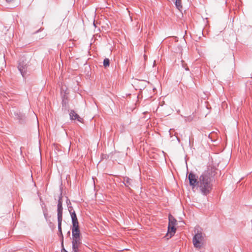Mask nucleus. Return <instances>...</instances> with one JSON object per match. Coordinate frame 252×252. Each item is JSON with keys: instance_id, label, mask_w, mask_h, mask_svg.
Returning a JSON list of instances; mask_svg holds the SVG:
<instances>
[{"instance_id": "obj_1", "label": "nucleus", "mask_w": 252, "mask_h": 252, "mask_svg": "<svg viewBox=\"0 0 252 252\" xmlns=\"http://www.w3.org/2000/svg\"><path fill=\"white\" fill-rule=\"evenodd\" d=\"M216 170L214 167L209 166L199 177L197 187L203 195L207 196L211 191L213 189L212 183L217 174Z\"/></svg>"}, {"instance_id": "obj_2", "label": "nucleus", "mask_w": 252, "mask_h": 252, "mask_svg": "<svg viewBox=\"0 0 252 252\" xmlns=\"http://www.w3.org/2000/svg\"><path fill=\"white\" fill-rule=\"evenodd\" d=\"M28 67V62L26 60L21 59L19 61L18 68L23 77H25L27 75Z\"/></svg>"}, {"instance_id": "obj_3", "label": "nucleus", "mask_w": 252, "mask_h": 252, "mask_svg": "<svg viewBox=\"0 0 252 252\" xmlns=\"http://www.w3.org/2000/svg\"><path fill=\"white\" fill-rule=\"evenodd\" d=\"M121 182L123 183V185H121V187H123L124 185L127 191L130 192L132 191L131 188L133 187L135 183V181L133 179L126 176L123 177V180Z\"/></svg>"}, {"instance_id": "obj_4", "label": "nucleus", "mask_w": 252, "mask_h": 252, "mask_svg": "<svg viewBox=\"0 0 252 252\" xmlns=\"http://www.w3.org/2000/svg\"><path fill=\"white\" fill-rule=\"evenodd\" d=\"M198 177L192 172H190L188 175V179L189 180V184L193 188L198 186Z\"/></svg>"}, {"instance_id": "obj_5", "label": "nucleus", "mask_w": 252, "mask_h": 252, "mask_svg": "<svg viewBox=\"0 0 252 252\" xmlns=\"http://www.w3.org/2000/svg\"><path fill=\"white\" fill-rule=\"evenodd\" d=\"M62 194L61 193L60 196L59 197V199L57 205V216L58 220L62 219L63 220V201H62Z\"/></svg>"}, {"instance_id": "obj_6", "label": "nucleus", "mask_w": 252, "mask_h": 252, "mask_svg": "<svg viewBox=\"0 0 252 252\" xmlns=\"http://www.w3.org/2000/svg\"><path fill=\"white\" fill-rule=\"evenodd\" d=\"M13 114L14 118L18 120L20 124H24L25 123L26 118L25 114L19 110H16L14 111Z\"/></svg>"}, {"instance_id": "obj_7", "label": "nucleus", "mask_w": 252, "mask_h": 252, "mask_svg": "<svg viewBox=\"0 0 252 252\" xmlns=\"http://www.w3.org/2000/svg\"><path fill=\"white\" fill-rule=\"evenodd\" d=\"M202 240V234L201 232H199L198 231L195 235L193 236V243L194 247L199 248L201 247L200 242Z\"/></svg>"}, {"instance_id": "obj_8", "label": "nucleus", "mask_w": 252, "mask_h": 252, "mask_svg": "<svg viewBox=\"0 0 252 252\" xmlns=\"http://www.w3.org/2000/svg\"><path fill=\"white\" fill-rule=\"evenodd\" d=\"M204 32H185V34L183 37L186 35L188 36V34L190 36V37L195 41H197L200 39L201 36H204Z\"/></svg>"}, {"instance_id": "obj_9", "label": "nucleus", "mask_w": 252, "mask_h": 252, "mask_svg": "<svg viewBox=\"0 0 252 252\" xmlns=\"http://www.w3.org/2000/svg\"><path fill=\"white\" fill-rule=\"evenodd\" d=\"M62 219L58 220V236L61 239L62 247H63V236L62 230Z\"/></svg>"}, {"instance_id": "obj_10", "label": "nucleus", "mask_w": 252, "mask_h": 252, "mask_svg": "<svg viewBox=\"0 0 252 252\" xmlns=\"http://www.w3.org/2000/svg\"><path fill=\"white\" fill-rule=\"evenodd\" d=\"M72 239L81 238L79 226L72 227Z\"/></svg>"}, {"instance_id": "obj_11", "label": "nucleus", "mask_w": 252, "mask_h": 252, "mask_svg": "<svg viewBox=\"0 0 252 252\" xmlns=\"http://www.w3.org/2000/svg\"><path fill=\"white\" fill-rule=\"evenodd\" d=\"M71 218L72 227L79 226L78 219L74 211L71 213L70 215Z\"/></svg>"}, {"instance_id": "obj_12", "label": "nucleus", "mask_w": 252, "mask_h": 252, "mask_svg": "<svg viewBox=\"0 0 252 252\" xmlns=\"http://www.w3.org/2000/svg\"><path fill=\"white\" fill-rule=\"evenodd\" d=\"M70 119L71 120H77L79 122H81L82 119L73 110H71L69 113Z\"/></svg>"}, {"instance_id": "obj_13", "label": "nucleus", "mask_w": 252, "mask_h": 252, "mask_svg": "<svg viewBox=\"0 0 252 252\" xmlns=\"http://www.w3.org/2000/svg\"><path fill=\"white\" fill-rule=\"evenodd\" d=\"M82 244L81 238L72 239V247L79 248V246Z\"/></svg>"}, {"instance_id": "obj_14", "label": "nucleus", "mask_w": 252, "mask_h": 252, "mask_svg": "<svg viewBox=\"0 0 252 252\" xmlns=\"http://www.w3.org/2000/svg\"><path fill=\"white\" fill-rule=\"evenodd\" d=\"M176 223H177V220L174 218V217L172 216L171 215H169L168 225L175 226Z\"/></svg>"}, {"instance_id": "obj_15", "label": "nucleus", "mask_w": 252, "mask_h": 252, "mask_svg": "<svg viewBox=\"0 0 252 252\" xmlns=\"http://www.w3.org/2000/svg\"><path fill=\"white\" fill-rule=\"evenodd\" d=\"M176 231V228L174 226H168V232L170 234L171 236L173 235Z\"/></svg>"}, {"instance_id": "obj_16", "label": "nucleus", "mask_w": 252, "mask_h": 252, "mask_svg": "<svg viewBox=\"0 0 252 252\" xmlns=\"http://www.w3.org/2000/svg\"><path fill=\"white\" fill-rule=\"evenodd\" d=\"M176 8L181 11L182 9V2L181 0H175V2Z\"/></svg>"}, {"instance_id": "obj_17", "label": "nucleus", "mask_w": 252, "mask_h": 252, "mask_svg": "<svg viewBox=\"0 0 252 252\" xmlns=\"http://www.w3.org/2000/svg\"><path fill=\"white\" fill-rule=\"evenodd\" d=\"M67 104H68L67 99L65 98V97L64 96L62 99V107H63V108H64L66 109L67 108Z\"/></svg>"}, {"instance_id": "obj_18", "label": "nucleus", "mask_w": 252, "mask_h": 252, "mask_svg": "<svg viewBox=\"0 0 252 252\" xmlns=\"http://www.w3.org/2000/svg\"><path fill=\"white\" fill-rule=\"evenodd\" d=\"M103 66L105 67H107L109 66V65H110V60L108 58H105L103 60Z\"/></svg>"}, {"instance_id": "obj_19", "label": "nucleus", "mask_w": 252, "mask_h": 252, "mask_svg": "<svg viewBox=\"0 0 252 252\" xmlns=\"http://www.w3.org/2000/svg\"><path fill=\"white\" fill-rule=\"evenodd\" d=\"M43 212L44 218H45L46 221H48L49 220L48 219V213H47V210H43Z\"/></svg>"}, {"instance_id": "obj_20", "label": "nucleus", "mask_w": 252, "mask_h": 252, "mask_svg": "<svg viewBox=\"0 0 252 252\" xmlns=\"http://www.w3.org/2000/svg\"><path fill=\"white\" fill-rule=\"evenodd\" d=\"M69 203H70V202H69ZM67 206H68V211L70 213V214L71 215V213H72L73 211H74L73 210V207L71 206V204H70V205H69V204H67Z\"/></svg>"}, {"instance_id": "obj_21", "label": "nucleus", "mask_w": 252, "mask_h": 252, "mask_svg": "<svg viewBox=\"0 0 252 252\" xmlns=\"http://www.w3.org/2000/svg\"><path fill=\"white\" fill-rule=\"evenodd\" d=\"M193 120V117L189 116L186 118L185 120L188 122H191Z\"/></svg>"}, {"instance_id": "obj_22", "label": "nucleus", "mask_w": 252, "mask_h": 252, "mask_svg": "<svg viewBox=\"0 0 252 252\" xmlns=\"http://www.w3.org/2000/svg\"><path fill=\"white\" fill-rule=\"evenodd\" d=\"M72 252H79V248L72 247Z\"/></svg>"}, {"instance_id": "obj_23", "label": "nucleus", "mask_w": 252, "mask_h": 252, "mask_svg": "<svg viewBox=\"0 0 252 252\" xmlns=\"http://www.w3.org/2000/svg\"><path fill=\"white\" fill-rule=\"evenodd\" d=\"M186 141L189 143V146L191 145V141H190V139L189 138H187V139H186Z\"/></svg>"}, {"instance_id": "obj_24", "label": "nucleus", "mask_w": 252, "mask_h": 252, "mask_svg": "<svg viewBox=\"0 0 252 252\" xmlns=\"http://www.w3.org/2000/svg\"><path fill=\"white\" fill-rule=\"evenodd\" d=\"M174 135L176 136L177 141L180 143L181 142V140H180V138L177 135V133H175Z\"/></svg>"}, {"instance_id": "obj_25", "label": "nucleus", "mask_w": 252, "mask_h": 252, "mask_svg": "<svg viewBox=\"0 0 252 252\" xmlns=\"http://www.w3.org/2000/svg\"><path fill=\"white\" fill-rule=\"evenodd\" d=\"M61 252H68L64 248V247H62V249L61 250Z\"/></svg>"}, {"instance_id": "obj_26", "label": "nucleus", "mask_w": 252, "mask_h": 252, "mask_svg": "<svg viewBox=\"0 0 252 252\" xmlns=\"http://www.w3.org/2000/svg\"><path fill=\"white\" fill-rule=\"evenodd\" d=\"M182 66H183V67L185 68V69L186 70H189V68L188 67H186L185 65H184V64L183 63L182 64Z\"/></svg>"}, {"instance_id": "obj_27", "label": "nucleus", "mask_w": 252, "mask_h": 252, "mask_svg": "<svg viewBox=\"0 0 252 252\" xmlns=\"http://www.w3.org/2000/svg\"><path fill=\"white\" fill-rule=\"evenodd\" d=\"M47 222L49 223V226L50 227H51V225H53L52 222L50 220H49L48 221H47Z\"/></svg>"}, {"instance_id": "obj_28", "label": "nucleus", "mask_w": 252, "mask_h": 252, "mask_svg": "<svg viewBox=\"0 0 252 252\" xmlns=\"http://www.w3.org/2000/svg\"><path fill=\"white\" fill-rule=\"evenodd\" d=\"M5 0L7 2H10L12 1L13 0Z\"/></svg>"}, {"instance_id": "obj_29", "label": "nucleus", "mask_w": 252, "mask_h": 252, "mask_svg": "<svg viewBox=\"0 0 252 252\" xmlns=\"http://www.w3.org/2000/svg\"><path fill=\"white\" fill-rule=\"evenodd\" d=\"M70 231H68V232H67V235H68V236H69V235H70Z\"/></svg>"}, {"instance_id": "obj_30", "label": "nucleus", "mask_w": 252, "mask_h": 252, "mask_svg": "<svg viewBox=\"0 0 252 252\" xmlns=\"http://www.w3.org/2000/svg\"><path fill=\"white\" fill-rule=\"evenodd\" d=\"M155 64H156V61H154V63H153V66H154L155 65Z\"/></svg>"}, {"instance_id": "obj_31", "label": "nucleus", "mask_w": 252, "mask_h": 252, "mask_svg": "<svg viewBox=\"0 0 252 252\" xmlns=\"http://www.w3.org/2000/svg\"><path fill=\"white\" fill-rule=\"evenodd\" d=\"M170 135L171 136H172V134L170 132Z\"/></svg>"}, {"instance_id": "obj_32", "label": "nucleus", "mask_w": 252, "mask_h": 252, "mask_svg": "<svg viewBox=\"0 0 252 252\" xmlns=\"http://www.w3.org/2000/svg\"><path fill=\"white\" fill-rule=\"evenodd\" d=\"M36 32H40V30H38Z\"/></svg>"}, {"instance_id": "obj_33", "label": "nucleus", "mask_w": 252, "mask_h": 252, "mask_svg": "<svg viewBox=\"0 0 252 252\" xmlns=\"http://www.w3.org/2000/svg\"><path fill=\"white\" fill-rule=\"evenodd\" d=\"M93 25L94 26H95L94 23V22Z\"/></svg>"}]
</instances>
